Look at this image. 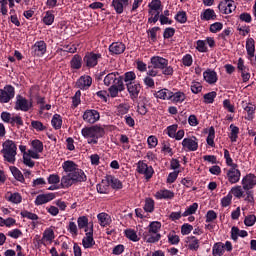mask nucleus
<instances>
[{
    "label": "nucleus",
    "mask_w": 256,
    "mask_h": 256,
    "mask_svg": "<svg viewBox=\"0 0 256 256\" xmlns=\"http://www.w3.org/2000/svg\"><path fill=\"white\" fill-rule=\"evenodd\" d=\"M87 181V175L81 169H76L74 172L66 174L61 178V185L63 189H69L75 183H83Z\"/></svg>",
    "instance_id": "1"
},
{
    "label": "nucleus",
    "mask_w": 256,
    "mask_h": 256,
    "mask_svg": "<svg viewBox=\"0 0 256 256\" xmlns=\"http://www.w3.org/2000/svg\"><path fill=\"white\" fill-rule=\"evenodd\" d=\"M81 135L84 137V139H87V142L90 145H97L99 139L105 135V129L98 125L84 127L81 130Z\"/></svg>",
    "instance_id": "2"
},
{
    "label": "nucleus",
    "mask_w": 256,
    "mask_h": 256,
    "mask_svg": "<svg viewBox=\"0 0 256 256\" xmlns=\"http://www.w3.org/2000/svg\"><path fill=\"white\" fill-rule=\"evenodd\" d=\"M1 153L3 155L4 161L11 163V165H15V161H17V144H15L14 141L6 140L2 144Z\"/></svg>",
    "instance_id": "3"
},
{
    "label": "nucleus",
    "mask_w": 256,
    "mask_h": 256,
    "mask_svg": "<svg viewBox=\"0 0 256 256\" xmlns=\"http://www.w3.org/2000/svg\"><path fill=\"white\" fill-rule=\"evenodd\" d=\"M151 65L156 69H160L162 75L171 76L174 73L173 66L169 65V60L161 56H153L150 59Z\"/></svg>",
    "instance_id": "4"
},
{
    "label": "nucleus",
    "mask_w": 256,
    "mask_h": 256,
    "mask_svg": "<svg viewBox=\"0 0 256 256\" xmlns=\"http://www.w3.org/2000/svg\"><path fill=\"white\" fill-rule=\"evenodd\" d=\"M149 18L148 23H157L161 14V0H154L148 4Z\"/></svg>",
    "instance_id": "5"
},
{
    "label": "nucleus",
    "mask_w": 256,
    "mask_h": 256,
    "mask_svg": "<svg viewBox=\"0 0 256 256\" xmlns=\"http://www.w3.org/2000/svg\"><path fill=\"white\" fill-rule=\"evenodd\" d=\"M33 108V101L27 100V98L17 95L16 96V102L14 109L16 111H24V113H27L30 109Z\"/></svg>",
    "instance_id": "6"
},
{
    "label": "nucleus",
    "mask_w": 256,
    "mask_h": 256,
    "mask_svg": "<svg viewBox=\"0 0 256 256\" xmlns=\"http://www.w3.org/2000/svg\"><path fill=\"white\" fill-rule=\"evenodd\" d=\"M15 97V87L6 85L0 88V103H9Z\"/></svg>",
    "instance_id": "7"
},
{
    "label": "nucleus",
    "mask_w": 256,
    "mask_h": 256,
    "mask_svg": "<svg viewBox=\"0 0 256 256\" xmlns=\"http://www.w3.org/2000/svg\"><path fill=\"white\" fill-rule=\"evenodd\" d=\"M32 149L28 150V155L32 159H40L39 153H43V142L40 140H32L31 141Z\"/></svg>",
    "instance_id": "8"
},
{
    "label": "nucleus",
    "mask_w": 256,
    "mask_h": 256,
    "mask_svg": "<svg viewBox=\"0 0 256 256\" xmlns=\"http://www.w3.org/2000/svg\"><path fill=\"white\" fill-rule=\"evenodd\" d=\"M82 118H83V121H85V123H89L90 125H93L97 123L99 119H101V115L97 110L90 109V110H86L83 113Z\"/></svg>",
    "instance_id": "9"
},
{
    "label": "nucleus",
    "mask_w": 256,
    "mask_h": 256,
    "mask_svg": "<svg viewBox=\"0 0 256 256\" xmlns=\"http://www.w3.org/2000/svg\"><path fill=\"white\" fill-rule=\"evenodd\" d=\"M137 172L140 173V175H144L146 179H151V177H153V174L155 173V171L153 170V167L148 166L143 161H138Z\"/></svg>",
    "instance_id": "10"
},
{
    "label": "nucleus",
    "mask_w": 256,
    "mask_h": 256,
    "mask_svg": "<svg viewBox=\"0 0 256 256\" xmlns=\"http://www.w3.org/2000/svg\"><path fill=\"white\" fill-rule=\"evenodd\" d=\"M219 11L221 13H224L225 15H231L235 9H237V6L235 5V1L233 0H223L220 2L218 6Z\"/></svg>",
    "instance_id": "11"
},
{
    "label": "nucleus",
    "mask_w": 256,
    "mask_h": 256,
    "mask_svg": "<svg viewBox=\"0 0 256 256\" xmlns=\"http://www.w3.org/2000/svg\"><path fill=\"white\" fill-rule=\"evenodd\" d=\"M99 59H101L100 53L89 52L84 56V63L86 67H89V68L97 67V64L99 63Z\"/></svg>",
    "instance_id": "12"
},
{
    "label": "nucleus",
    "mask_w": 256,
    "mask_h": 256,
    "mask_svg": "<svg viewBox=\"0 0 256 256\" xmlns=\"http://www.w3.org/2000/svg\"><path fill=\"white\" fill-rule=\"evenodd\" d=\"M182 147L185 151H197L199 149V142L197 137L184 138L182 141Z\"/></svg>",
    "instance_id": "13"
},
{
    "label": "nucleus",
    "mask_w": 256,
    "mask_h": 256,
    "mask_svg": "<svg viewBox=\"0 0 256 256\" xmlns=\"http://www.w3.org/2000/svg\"><path fill=\"white\" fill-rule=\"evenodd\" d=\"M118 83H123V78L119 76V72H111L104 78V85H106V87L118 85Z\"/></svg>",
    "instance_id": "14"
},
{
    "label": "nucleus",
    "mask_w": 256,
    "mask_h": 256,
    "mask_svg": "<svg viewBox=\"0 0 256 256\" xmlns=\"http://www.w3.org/2000/svg\"><path fill=\"white\" fill-rule=\"evenodd\" d=\"M226 177L231 185H235V183H239L241 179V171L237 169V167H232L227 170Z\"/></svg>",
    "instance_id": "15"
},
{
    "label": "nucleus",
    "mask_w": 256,
    "mask_h": 256,
    "mask_svg": "<svg viewBox=\"0 0 256 256\" xmlns=\"http://www.w3.org/2000/svg\"><path fill=\"white\" fill-rule=\"evenodd\" d=\"M44 53H47V44L45 41H37L32 46V55L34 57H43Z\"/></svg>",
    "instance_id": "16"
},
{
    "label": "nucleus",
    "mask_w": 256,
    "mask_h": 256,
    "mask_svg": "<svg viewBox=\"0 0 256 256\" xmlns=\"http://www.w3.org/2000/svg\"><path fill=\"white\" fill-rule=\"evenodd\" d=\"M130 3L131 0H112L111 7L118 15H121L125 11V7H128Z\"/></svg>",
    "instance_id": "17"
},
{
    "label": "nucleus",
    "mask_w": 256,
    "mask_h": 256,
    "mask_svg": "<svg viewBox=\"0 0 256 256\" xmlns=\"http://www.w3.org/2000/svg\"><path fill=\"white\" fill-rule=\"evenodd\" d=\"M256 185V176L253 174H248L242 179V187L244 191H249L253 189Z\"/></svg>",
    "instance_id": "18"
},
{
    "label": "nucleus",
    "mask_w": 256,
    "mask_h": 256,
    "mask_svg": "<svg viewBox=\"0 0 256 256\" xmlns=\"http://www.w3.org/2000/svg\"><path fill=\"white\" fill-rule=\"evenodd\" d=\"M126 87L131 99H137V97H139V93H141V84L133 82L126 84Z\"/></svg>",
    "instance_id": "19"
},
{
    "label": "nucleus",
    "mask_w": 256,
    "mask_h": 256,
    "mask_svg": "<svg viewBox=\"0 0 256 256\" xmlns=\"http://www.w3.org/2000/svg\"><path fill=\"white\" fill-rule=\"evenodd\" d=\"M56 195L55 193H46V194H40L35 199V205H45V203H49L50 201H53L55 199Z\"/></svg>",
    "instance_id": "20"
},
{
    "label": "nucleus",
    "mask_w": 256,
    "mask_h": 256,
    "mask_svg": "<svg viewBox=\"0 0 256 256\" xmlns=\"http://www.w3.org/2000/svg\"><path fill=\"white\" fill-rule=\"evenodd\" d=\"M92 83H93V79L91 78V76L85 75V76H81L77 80L76 85L78 89H89Z\"/></svg>",
    "instance_id": "21"
},
{
    "label": "nucleus",
    "mask_w": 256,
    "mask_h": 256,
    "mask_svg": "<svg viewBox=\"0 0 256 256\" xmlns=\"http://www.w3.org/2000/svg\"><path fill=\"white\" fill-rule=\"evenodd\" d=\"M82 245L84 249H91L95 245V240L93 239V226H91L89 232L86 233V236L82 239Z\"/></svg>",
    "instance_id": "22"
},
{
    "label": "nucleus",
    "mask_w": 256,
    "mask_h": 256,
    "mask_svg": "<svg viewBox=\"0 0 256 256\" xmlns=\"http://www.w3.org/2000/svg\"><path fill=\"white\" fill-rule=\"evenodd\" d=\"M125 49V44H123L122 42H113L109 46V51L113 55H121V53H125Z\"/></svg>",
    "instance_id": "23"
},
{
    "label": "nucleus",
    "mask_w": 256,
    "mask_h": 256,
    "mask_svg": "<svg viewBox=\"0 0 256 256\" xmlns=\"http://www.w3.org/2000/svg\"><path fill=\"white\" fill-rule=\"evenodd\" d=\"M154 197L158 200L173 199V197H175V193L171 190L161 189L155 193Z\"/></svg>",
    "instance_id": "24"
},
{
    "label": "nucleus",
    "mask_w": 256,
    "mask_h": 256,
    "mask_svg": "<svg viewBox=\"0 0 256 256\" xmlns=\"http://www.w3.org/2000/svg\"><path fill=\"white\" fill-rule=\"evenodd\" d=\"M54 239H55V231H53L52 228H48L43 232L41 241L43 245H45V243L52 244Z\"/></svg>",
    "instance_id": "25"
},
{
    "label": "nucleus",
    "mask_w": 256,
    "mask_h": 256,
    "mask_svg": "<svg viewBox=\"0 0 256 256\" xmlns=\"http://www.w3.org/2000/svg\"><path fill=\"white\" fill-rule=\"evenodd\" d=\"M110 97H117L121 91H125V85L123 82H119L118 84H114L110 86L108 89Z\"/></svg>",
    "instance_id": "26"
},
{
    "label": "nucleus",
    "mask_w": 256,
    "mask_h": 256,
    "mask_svg": "<svg viewBox=\"0 0 256 256\" xmlns=\"http://www.w3.org/2000/svg\"><path fill=\"white\" fill-rule=\"evenodd\" d=\"M203 77L206 83L213 85V83H217V72L213 70H206L203 73Z\"/></svg>",
    "instance_id": "27"
},
{
    "label": "nucleus",
    "mask_w": 256,
    "mask_h": 256,
    "mask_svg": "<svg viewBox=\"0 0 256 256\" xmlns=\"http://www.w3.org/2000/svg\"><path fill=\"white\" fill-rule=\"evenodd\" d=\"M200 18L202 21H214L217 19V14H215V10L208 8L201 13Z\"/></svg>",
    "instance_id": "28"
},
{
    "label": "nucleus",
    "mask_w": 256,
    "mask_h": 256,
    "mask_svg": "<svg viewBox=\"0 0 256 256\" xmlns=\"http://www.w3.org/2000/svg\"><path fill=\"white\" fill-rule=\"evenodd\" d=\"M186 243L190 251H197V249H199V239L195 236H188L186 238Z\"/></svg>",
    "instance_id": "29"
},
{
    "label": "nucleus",
    "mask_w": 256,
    "mask_h": 256,
    "mask_svg": "<svg viewBox=\"0 0 256 256\" xmlns=\"http://www.w3.org/2000/svg\"><path fill=\"white\" fill-rule=\"evenodd\" d=\"M225 254V244L223 242H217L212 247L213 256H223Z\"/></svg>",
    "instance_id": "30"
},
{
    "label": "nucleus",
    "mask_w": 256,
    "mask_h": 256,
    "mask_svg": "<svg viewBox=\"0 0 256 256\" xmlns=\"http://www.w3.org/2000/svg\"><path fill=\"white\" fill-rule=\"evenodd\" d=\"M62 169H64L66 175H69V173L75 172L76 169H79V167L77 164H75V162L68 160L62 164Z\"/></svg>",
    "instance_id": "31"
},
{
    "label": "nucleus",
    "mask_w": 256,
    "mask_h": 256,
    "mask_svg": "<svg viewBox=\"0 0 256 256\" xmlns=\"http://www.w3.org/2000/svg\"><path fill=\"white\" fill-rule=\"evenodd\" d=\"M246 51L250 59L255 57V40L253 38L246 40Z\"/></svg>",
    "instance_id": "32"
},
{
    "label": "nucleus",
    "mask_w": 256,
    "mask_h": 256,
    "mask_svg": "<svg viewBox=\"0 0 256 256\" xmlns=\"http://www.w3.org/2000/svg\"><path fill=\"white\" fill-rule=\"evenodd\" d=\"M97 219L101 227H107V225H111V216L105 212L99 213L97 215Z\"/></svg>",
    "instance_id": "33"
},
{
    "label": "nucleus",
    "mask_w": 256,
    "mask_h": 256,
    "mask_svg": "<svg viewBox=\"0 0 256 256\" xmlns=\"http://www.w3.org/2000/svg\"><path fill=\"white\" fill-rule=\"evenodd\" d=\"M144 239L146 243H157L161 239V234H155L153 232H145Z\"/></svg>",
    "instance_id": "34"
},
{
    "label": "nucleus",
    "mask_w": 256,
    "mask_h": 256,
    "mask_svg": "<svg viewBox=\"0 0 256 256\" xmlns=\"http://www.w3.org/2000/svg\"><path fill=\"white\" fill-rule=\"evenodd\" d=\"M107 179L112 189H116V191L119 189H123V182H121V180H119L118 178L114 176H108Z\"/></svg>",
    "instance_id": "35"
},
{
    "label": "nucleus",
    "mask_w": 256,
    "mask_h": 256,
    "mask_svg": "<svg viewBox=\"0 0 256 256\" xmlns=\"http://www.w3.org/2000/svg\"><path fill=\"white\" fill-rule=\"evenodd\" d=\"M171 90L164 88L156 92V98L157 99H162L163 101H171Z\"/></svg>",
    "instance_id": "36"
},
{
    "label": "nucleus",
    "mask_w": 256,
    "mask_h": 256,
    "mask_svg": "<svg viewBox=\"0 0 256 256\" xmlns=\"http://www.w3.org/2000/svg\"><path fill=\"white\" fill-rule=\"evenodd\" d=\"M185 99H186L185 93H183L181 91L171 93L170 101L172 103H183V101H185Z\"/></svg>",
    "instance_id": "37"
},
{
    "label": "nucleus",
    "mask_w": 256,
    "mask_h": 256,
    "mask_svg": "<svg viewBox=\"0 0 256 256\" xmlns=\"http://www.w3.org/2000/svg\"><path fill=\"white\" fill-rule=\"evenodd\" d=\"M10 171L13 177L16 179V181H19L20 183H25V177L23 176V173L21 172V170H19L15 166H10Z\"/></svg>",
    "instance_id": "38"
},
{
    "label": "nucleus",
    "mask_w": 256,
    "mask_h": 256,
    "mask_svg": "<svg viewBox=\"0 0 256 256\" xmlns=\"http://www.w3.org/2000/svg\"><path fill=\"white\" fill-rule=\"evenodd\" d=\"M7 201H10V203H14L15 205H19V203H21V201H23V197H21V194L15 192V193H11L8 192L7 193Z\"/></svg>",
    "instance_id": "39"
},
{
    "label": "nucleus",
    "mask_w": 256,
    "mask_h": 256,
    "mask_svg": "<svg viewBox=\"0 0 256 256\" xmlns=\"http://www.w3.org/2000/svg\"><path fill=\"white\" fill-rule=\"evenodd\" d=\"M109 180L106 178V180H102L100 184L97 185V191L101 194H107L109 193Z\"/></svg>",
    "instance_id": "40"
},
{
    "label": "nucleus",
    "mask_w": 256,
    "mask_h": 256,
    "mask_svg": "<svg viewBox=\"0 0 256 256\" xmlns=\"http://www.w3.org/2000/svg\"><path fill=\"white\" fill-rule=\"evenodd\" d=\"M124 233L127 239H129V241H133V243H137L141 239L139 235H137V232L133 229H127Z\"/></svg>",
    "instance_id": "41"
},
{
    "label": "nucleus",
    "mask_w": 256,
    "mask_h": 256,
    "mask_svg": "<svg viewBox=\"0 0 256 256\" xmlns=\"http://www.w3.org/2000/svg\"><path fill=\"white\" fill-rule=\"evenodd\" d=\"M51 123L54 129H61V126L63 125V119L61 118V115L54 114Z\"/></svg>",
    "instance_id": "42"
},
{
    "label": "nucleus",
    "mask_w": 256,
    "mask_h": 256,
    "mask_svg": "<svg viewBox=\"0 0 256 256\" xmlns=\"http://www.w3.org/2000/svg\"><path fill=\"white\" fill-rule=\"evenodd\" d=\"M144 211H146V213H153V211H155V201L153 199L146 198Z\"/></svg>",
    "instance_id": "43"
},
{
    "label": "nucleus",
    "mask_w": 256,
    "mask_h": 256,
    "mask_svg": "<svg viewBox=\"0 0 256 256\" xmlns=\"http://www.w3.org/2000/svg\"><path fill=\"white\" fill-rule=\"evenodd\" d=\"M82 63H83V59L79 55H74V57L70 61V65L72 69H81Z\"/></svg>",
    "instance_id": "44"
},
{
    "label": "nucleus",
    "mask_w": 256,
    "mask_h": 256,
    "mask_svg": "<svg viewBox=\"0 0 256 256\" xmlns=\"http://www.w3.org/2000/svg\"><path fill=\"white\" fill-rule=\"evenodd\" d=\"M255 109L256 107L253 104H250L244 108V111L247 113L246 119L248 121H253V118L255 117Z\"/></svg>",
    "instance_id": "45"
},
{
    "label": "nucleus",
    "mask_w": 256,
    "mask_h": 256,
    "mask_svg": "<svg viewBox=\"0 0 256 256\" xmlns=\"http://www.w3.org/2000/svg\"><path fill=\"white\" fill-rule=\"evenodd\" d=\"M229 193H231V195H234V197H236L237 199H241L245 191H243V186H234L231 188V191Z\"/></svg>",
    "instance_id": "46"
},
{
    "label": "nucleus",
    "mask_w": 256,
    "mask_h": 256,
    "mask_svg": "<svg viewBox=\"0 0 256 256\" xmlns=\"http://www.w3.org/2000/svg\"><path fill=\"white\" fill-rule=\"evenodd\" d=\"M197 209H199V204L193 203L185 210V212L182 214V217H189V215H194V213H197Z\"/></svg>",
    "instance_id": "47"
},
{
    "label": "nucleus",
    "mask_w": 256,
    "mask_h": 256,
    "mask_svg": "<svg viewBox=\"0 0 256 256\" xmlns=\"http://www.w3.org/2000/svg\"><path fill=\"white\" fill-rule=\"evenodd\" d=\"M161 229V222H151L148 226V232L154 233V234H159V230Z\"/></svg>",
    "instance_id": "48"
},
{
    "label": "nucleus",
    "mask_w": 256,
    "mask_h": 256,
    "mask_svg": "<svg viewBox=\"0 0 256 256\" xmlns=\"http://www.w3.org/2000/svg\"><path fill=\"white\" fill-rule=\"evenodd\" d=\"M206 141L208 145H210V147H213L215 145V128L213 127L209 128L208 137Z\"/></svg>",
    "instance_id": "49"
},
{
    "label": "nucleus",
    "mask_w": 256,
    "mask_h": 256,
    "mask_svg": "<svg viewBox=\"0 0 256 256\" xmlns=\"http://www.w3.org/2000/svg\"><path fill=\"white\" fill-rule=\"evenodd\" d=\"M196 49L199 51V53H207V42L205 40H198L196 42Z\"/></svg>",
    "instance_id": "50"
},
{
    "label": "nucleus",
    "mask_w": 256,
    "mask_h": 256,
    "mask_svg": "<svg viewBox=\"0 0 256 256\" xmlns=\"http://www.w3.org/2000/svg\"><path fill=\"white\" fill-rule=\"evenodd\" d=\"M135 79H137V75L133 71L124 74V83H126V85H128V83H134L133 81Z\"/></svg>",
    "instance_id": "51"
},
{
    "label": "nucleus",
    "mask_w": 256,
    "mask_h": 256,
    "mask_svg": "<svg viewBox=\"0 0 256 256\" xmlns=\"http://www.w3.org/2000/svg\"><path fill=\"white\" fill-rule=\"evenodd\" d=\"M230 129H231L230 139H231L232 143H235V141H237V137L239 135V127L231 124Z\"/></svg>",
    "instance_id": "52"
},
{
    "label": "nucleus",
    "mask_w": 256,
    "mask_h": 256,
    "mask_svg": "<svg viewBox=\"0 0 256 256\" xmlns=\"http://www.w3.org/2000/svg\"><path fill=\"white\" fill-rule=\"evenodd\" d=\"M224 158L226 160V165H228V167H237V164L233 163V158H231V154H229V150L227 149L224 150Z\"/></svg>",
    "instance_id": "53"
},
{
    "label": "nucleus",
    "mask_w": 256,
    "mask_h": 256,
    "mask_svg": "<svg viewBox=\"0 0 256 256\" xmlns=\"http://www.w3.org/2000/svg\"><path fill=\"white\" fill-rule=\"evenodd\" d=\"M255 222L256 216L253 214L246 216L244 219V224L246 225V227H253V225H255Z\"/></svg>",
    "instance_id": "54"
},
{
    "label": "nucleus",
    "mask_w": 256,
    "mask_h": 256,
    "mask_svg": "<svg viewBox=\"0 0 256 256\" xmlns=\"http://www.w3.org/2000/svg\"><path fill=\"white\" fill-rule=\"evenodd\" d=\"M231 201H233V194L228 193L225 197L221 199L222 207H229V205H231Z\"/></svg>",
    "instance_id": "55"
},
{
    "label": "nucleus",
    "mask_w": 256,
    "mask_h": 256,
    "mask_svg": "<svg viewBox=\"0 0 256 256\" xmlns=\"http://www.w3.org/2000/svg\"><path fill=\"white\" fill-rule=\"evenodd\" d=\"M178 23H187V13L185 11H180L175 16Z\"/></svg>",
    "instance_id": "56"
},
{
    "label": "nucleus",
    "mask_w": 256,
    "mask_h": 256,
    "mask_svg": "<svg viewBox=\"0 0 256 256\" xmlns=\"http://www.w3.org/2000/svg\"><path fill=\"white\" fill-rule=\"evenodd\" d=\"M182 63L184 67H191L193 65V56L191 54H186L182 58Z\"/></svg>",
    "instance_id": "57"
},
{
    "label": "nucleus",
    "mask_w": 256,
    "mask_h": 256,
    "mask_svg": "<svg viewBox=\"0 0 256 256\" xmlns=\"http://www.w3.org/2000/svg\"><path fill=\"white\" fill-rule=\"evenodd\" d=\"M144 85H146L149 89H155V80L151 78V76H146L143 79Z\"/></svg>",
    "instance_id": "58"
},
{
    "label": "nucleus",
    "mask_w": 256,
    "mask_h": 256,
    "mask_svg": "<svg viewBox=\"0 0 256 256\" xmlns=\"http://www.w3.org/2000/svg\"><path fill=\"white\" fill-rule=\"evenodd\" d=\"M10 123L12 125H17V127H23V118L19 115L12 116Z\"/></svg>",
    "instance_id": "59"
},
{
    "label": "nucleus",
    "mask_w": 256,
    "mask_h": 256,
    "mask_svg": "<svg viewBox=\"0 0 256 256\" xmlns=\"http://www.w3.org/2000/svg\"><path fill=\"white\" fill-rule=\"evenodd\" d=\"M168 241L171 243V245H179V236L176 235L175 232H172L168 235Z\"/></svg>",
    "instance_id": "60"
},
{
    "label": "nucleus",
    "mask_w": 256,
    "mask_h": 256,
    "mask_svg": "<svg viewBox=\"0 0 256 256\" xmlns=\"http://www.w3.org/2000/svg\"><path fill=\"white\" fill-rule=\"evenodd\" d=\"M43 21L45 25H53V21H55V16L51 12H46Z\"/></svg>",
    "instance_id": "61"
},
{
    "label": "nucleus",
    "mask_w": 256,
    "mask_h": 256,
    "mask_svg": "<svg viewBox=\"0 0 256 256\" xmlns=\"http://www.w3.org/2000/svg\"><path fill=\"white\" fill-rule=\"evenodd\" d=\"M203 90V86L199 82H192L191 84V91L194 94L201 93Z\"/></svg>",
    "instance_id": "62"
},
{
    "label": "nucleus",
    "mask_w": 256,
    "mask_h": 256,
    "mask_svg": "<svg viewBox=\"0 0 256 256\" xmlns=\"http://www.w3.org/2000/svg\"><path fill=\"white\" fill-rule=\"evenodd\" d=\"M31 125L33 129H35L36 131H45L46 129V127L43 125V123H41V121L33 120L31 122Z\"/></svg>",
    "instance_id": "63"
},
{
    "label": "nucleus",
    "mask_w": 256,
    "mask_h": 256,
    "mask_svg": "<svg viewBox=\"0 0 256 256\" xmlns=\"http://www.w3.org/2000/svg\"><path fill=\"white\" fill-rule=\"evenodd\" d=\"M191 231H193V225H191V224L182 225V227H181L182 235H189V233H191Z\"/></svg>",
    "instance_id": "64"
}]
</instances>
